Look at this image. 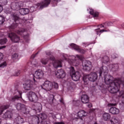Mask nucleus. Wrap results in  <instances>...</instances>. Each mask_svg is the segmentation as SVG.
I'll return each mask as SVG.
<instances>
[{"mask_svg":"<svg viewBox=\"0 0 124 124\" xmlns=\"http://www.w3.org/2000/svg\"><path fill=\"white\" fill-rule=\"evenodd\" d=\"M121 85L124 86V80H122L120 78H115L113 83L109 86L106 87V85H102L100 87L104 90L107 89L110 93H117L116 96L118 97V93H120V87Z\"/></svg>","mask_w":124,"mask_h":124,"instance_id":"1","label":"nucleus"},{"mask_svg":"<svg viewBox=\"0 0 124 124\" xmlns=\"http://www.w3.org/2000/svg\"><path fill=\"white\" fill-rule=\"evenodd\" d=\"M99 74L100 77H101V75L103 74L104 82L106 85H107V88L114 83V81H115L114 78L111 76L107 75L108 74V68H107L106 66H103L100 69Z\"/></svg>","mask_w":124,"mask_h":124,"instance_id":"2","label":"nucleus"},{"mask_svg":"<svg viewBox=\"0 0 124 124\" xmlns=\"http://www.w3.org/2000/svg\"><path fill=\"white\" fill-rule=\"evenodd\" d=\"M41 88L46 92H49L52 91L53 89L57 90L59 88V84L56 82H51L46 80L44 82V84L41 85Z\"/></svg>","mask_w":124,"mask_h":124,"instance_id":"3","label":"nucleus"},{"mask_svg":"<svg viewBox=\"0 0 124 124\" xmlns=\"http://www.w3.org/2000/svg\"><path fill=\"white\" fill-rule=\"evenodd\" d=\"M48 61L50 62H52V64L55 68H57V67H62V60L55 61V58L53 57H50V60L44 58L41 60V62L43 64L45 65L47 64Z\"/></svg>","mask_w":124,"mask_h":124,"instance_id":"4","label":"nucleus"},{"mask_svg":"<svg viewBox=\"0 0 124 124\" xmlns=\"http://www.w3.org/2000/svg\"><path fill=\"white\" fill-rule=\"evenodd\" d=\"M61 0H45L43 2L37 4V7H39V9H43L44 7H47L50 4V2L52 6H56L57 3L60 1Z\"/></svg>","mask_w":124,"mask_h":124,"instance_id":"5","label":"nucleus"},{"mask_svg":"<svg viewBox=\"0 0 124 124\" xmlns=\"http://www.w3.org/2000/svg\"><path fill=\"white\" fill-rule=\"evenodd\" d=\"M83 80L85 83L88 81L90 82H95L97 80V73L92 72L89 74L84 75L83 78Z\"/></svg>","mask_w":124,"mask_h":124,"instance_id":"6","label":"nucleus"},{"mask_svg":"<svg viewBox=\"0 0 124 124\" xmlns=\"http://www.w3.org/2000/svg\"><path fill=\"white\" fill-rule=\"evenodd\" d=\"M24 4H23V2L19 1V2H13L11 4V9L8 10L7 9V13H11V12L13 10H20L21 9V7L23 6Z\"/></svg>","mask_w":124,"mask_h":124,"instance_id":"7","label":"nucleus"},{"mask_svg":"<svg viewBox=\"0 0 124 124\" xmlns=\"http://www.w3.org/2000/svg\"><path fill=\"white\" fill-rule=\"evenodd\" d=\"M72 60L69 61V62L70 64H72L75 66H78V65H79V64L80 63V61H83V59H84L83 56L78 55H77L76 57L72 56Z\"/></svg>","mask_w":124,"mask_h":124,"instance_id":"8","label":"nucleus"},{"mask_svg":"<svg viewBox=\"0 0 124 124\" xmlns=\"http://www.w3.org/2000/svg\"><path fill=\"white\" fill-rule=\"evenodd\" d=\"M27 97L31 102L36 103L38 101V96L33 92H29L27 93Z\"/></svg>","mask_w":124,"mask_h":124,"instance_id":"9","label":"nucleus"},{"mask_svg":"<svg viewBox=\"0 0 124 124\" xmlns=\"http://www.w3.org/2000/svg\"><path fill=\"white\" fill-rule=\"evenodd\" d=\"M70 75L74 81H78L81 77V74L78 71L75 72L73 67H71Z\"/></svg>","mask_w":124,"mask_h":124,"instance_id":"10","label":"nucleus"},{"mask_svg":"<svg viewBox=\"0 0 124 124\" xmlns=\"http://www.w3.org/2000/svg\"><path fill=\"white\" fill-rule=\"evenodd\" d=\"M16 106L18 111L22 110V112H23L24 114H29L30 110L27 108L25 105L21 103H17Z\"/></svg>","mask_w":124,"mask_h":124,"instance_id":"11","label":"nucleus"},{"mask_svg":"<svg viewBox=\"0 0 124 124\" xmlns=\"http://www.w3.org/2000/svg\"><path fill=\"white\" fill-rule=\"evenodd\" d=\"M43 72L41 70H38L36 71L34 74V78L33 81L34 82V84H36L37 80L35 79H40L43 77Z\"/></svg>","mask_w":124,"mask_h":124,"instance_id":"12","label":"nucleus"},{"mask_svg":"<svg viewBox=\"0 0 124 124\" xmlns=\"http://www.w3.org/2000/svg\"><path fill=\"white\" fill-rule=\"evenodd\" d=\"M8 36L12 40V42L15 43H17L20 41V37L15 33H8Z\"/></svg>","mask_w":124,"mask_h":124,"instance_id":"13","label":"nucleus"},{"mask_svg":"<svg viewBox=\"0 0 124 124\" xmlns=\"http://www.w3.org/2000/svg\"><path fill=\"white\" fill-rule=\"evenodd\" d=\"M83 69L86 70V71H89L92 69L93 66L92 65V62L90 61H84L82 62Z\"/></svg>","mask_w":124,"mask_h":124,"instance_id":"14","label":"nucleus"},{"mask_svg":"<svg viewBox=\"0 0 124 124\" xmlns=\"http://www.w3.org/2000/svg\"><path fill=\"white\" fill-rule=\"evenodd\" d=\"M34 82L31 80H27L25 82V84H23V88L25 91H30L31 89L32 85H35Z\"/></svg>","mask_w":124,"mask_h":124,"instance_id":"15","label":"nucleus"},{"mask_svg":"<svg viewBox=\"0 0 124 124\" xmlns=\"http://www.w3.org/2000/svg\"><path fill=\"white\" fill-rule=\"evenodd\" d=\"M88 116V112L85 111L83 110H80L78 113V117H75V119H80L83 120L84 118Z\"/></svg>","mask_w":124,"mask_h":124,"instance_id":"16","label":"nucleus"},{"mask_svg":"<svg viewBox=\"0 0 124 124\" xmlns=\"http://www.w3.org/2000/svg\"><path fill=\"white\" fill-rule=\"evenodd\" d=\"M12 18L14 20V21H15V23H14L10 26V30H14L15 28H17L18 24H16V22H17V21L19 20V16H17L16 14H14L12 16Z\"/></svg>","mask_w":124,"mask_h":124,"instance_id":"17","label":"nucleus"},{"mask_svg":"<svg viewBox=\"0 0 124 124\" xmlns=\"http://www.w3.org/2000/svg\"><path fill=\"white\" fill-rule=\"evenodd\" d=\"M56 76L57 78H62L65 77V73L62 69L58 70L56 73Z\"/></svg>","mask_w":124,"mask_h":124,"instance_id":"18","label":"nucleus"},{"mask_svg":"<svg viewBox=\"0 0 124 124\" xmlns=\"http://www.w3.org/2000/svg\"><path fill=\"white\" fill-rule=\"evenodd\" d=\"M70 46L72 47L76 51H77L78 52V53H80V54H85L86 53V51L84 50L83 49L80 48L78 46L74 44H72L70 45Z\"/></svg>","mask_w":124,"mask_h":124,"instance_id":"19","label":"nucleus"},{"mask_svg":"<svg viewBox=\"0 0 124 124\" xmlns=\"http://www.w3.org/2000/svg\"><path fill=\"white\" fill-rule=\"evenodd\" d=\"M16 94H17L16 95H15V96L13 97L10 99L9 100H11V101H15L16 99H19V98H20L22 97V92L16 90Z\"/></svg>","mask_w":124,"mask_h":124,"instance_id":"20","label":"nucleus"},{"mask_svg":"<svg viewBox=\"0 0 124 124\" xmlns=\"http://www.w3.org/2000/svg\"><path fill=\"white\" fill-rule=\"evenodd\" d=\"M14 122L15 124H22L25 122V120L22 117L18 116L14 119Z\"/></svg>","mask_w":124,"mask_h":124,"instance_id":"21","label":"nucleus"},{"mask_svg":"<svg viewBox=\"0 0 124 124\" xmlns=\"http://www.w3.org/2000/svg\"><path fill=\"white\" fill-rule=\"evenodd\" d=\"M110 122L111 124H121L122 123V119L118 117H113L110 120Z\"/></svg>","mask_w":124,"mask_h":124,"instance_id":"22","label":"nucleus"},{"mask_svg":"<svg viewBox=\"0 0 124 124\" xmlns=\"http://www.w3.org/2000/svg\"><path fill=\"white\" fill-rule=\"evenodd\" d=\"M110 26H113V23L111 21H107L103 23L102 24H100L98 27L107 29V27H110Z\"/></svg>","mask_w":124,"mask_h":124,"instance_id":"23","label":"nucleus"},{"mask_svg":"<svg viewBox=\"0 0 124 124\" xmlns=\"http://www.w3.org/2000/svg\"><path fill=\"white\" fill-rule=\"evenodd\" d=\"M29 12H30V10L28 8H22L19 9V13L21 14V15H27V14H29Z\"/></svg>","mask_w":124,"mask_h":124,"instance_id":"24","label":"nucleus"},{"mask_svg":"<svg viewBox=\"0 0 124 124\" xmlns=\"http://www.w3.org/2000/svg\"><path fill=\"white\" fill-rule=\"evenodd\" d=\"M88 11H89L90 14L91 15H92L93 17H98V13L95 12L93 9H91V8H89L87 9Z\"/></svg>","mask_w":124,"mask_h":124,"instance_id":"25","label":"nucleus"},{"mask_svg":"<svg viewBox=\"0 0 124 124\" xmlns=\"http://www.w3.org/2000/svg\"><path fill=\"white\" fill-rule=\"evenodd\" d=\"M81 101L82 103H88L89 102V97L86 94H83L81 96Z\"/></svg>","mask_w":124,"mask_h":124,"instance_id":"26","label":"nucleus"},{"mask_svg":"<svg viewBox=\"0 0 124 124\" xmlns=\"http://www.w3.org/2000/svg\"><path fill=\"white\" fill-rule=\"evenodd\" d=\"M42 109V105H41V104H40V103H37L36 105V107L34 109L36 112L37 113L41 112Z\"/></svg>","mask_w":124,"mask_h":124,"instance_id":"27","label":"nucleus"},{"mask_svg":"<svg viewBox=\"0 0 124 124\" xmlns=\"http://www.w3.org/2000/svg\"><path fill=\"white\" fill-rule=\"evenodd\" d=\"M109 112L111 114H118V113H119L120 110H119V109L117 108H116L112 107L110 108L109 110Z\"/></svg>","mask_w":124,"mask_h":124,"instance_id":"28","label":"nucleus"},{"mask_svg":"<svg viewBox=\"0 0 124 124\" xmlns=\"http://www.w3.org/2000/svg\"><path fill=\"white\" fill-rule=\"evenodd\" d=\"M109 67L112 71H116L119 68V65L118 64H110Z\"/></svg>","mask_w":124,"mask_h":124,"instance_id":"29","label":"nucleus"},{"mask_svg":"<svg viewBox=\"0 0 124 124\" xmlns=\"http://www.w3.org/2000/svg\"><path fill=\"white\" fill-rule=\"evenodd\" d=\"M12 117V113L10 111H7L3 115V118H4V119H6V118H8L9 119H11Z\"/></svg>","mask_w":124,"mask_h":124,"instance_id":"30","label":"nucleus"},{"mask_svg":"<svg viewBox=\"0 0 124 124\" xmlns=\"http://www.w3.org/2000/svg\"><path fill=\"white\" fill-rule=\"evenodd\" d=\"M39 118L42 120H45L46 119H47V115L45 113H41L39 114V117H36V120H38V121H39Z\"/></svg>","mask_w":124,"mask_h":124,"instance_id":"31","label":"nucleus"},{"mask_svg":"<svg viewBox=\"0 0 124 124\" xmlns=\"http://www.w3.org/2000/svg\"><path fill=\"white\" fill-rule=\"evenodd\" d=\"M103 118L105 121H109L111 118V115L108 113H105L103 115Z\"/></svg>","mask_w":124,"mask_h":124,"instance_id":"32","label":"nucleus"},{"mask_svg":"<svg viewBox=\"0 0 124 124\" xmlns=\"http://www.w3.org/2000/svg\"><path fill=\"white\" fill-rule=\"evenodd\" d=\"M9 107V106L8 105H7L6 106H2L0 107V115L2 113V112L4 111V110H6V109H7Z\"/></svg>","mask_w":124,"mask_h":124,"instance_id":"33","label":"nucleus"},{"mask_svg":"<svg viewBox=\"0 0 124 124\" xmlns=\"http://www.w3.org/2000/svg\"><path fill=\"white\" fill-rule=\"evenodd\" d=\"M104 31H108L104 29L99 30V29L95 30V32H96L97 35L99 34V35H100L101 33H102V32H104Z\"/></svg>","mask_w":124,"mask_h":124,"instance_id":"34","label":"nucleus"},{"mask_svg":"<svg viewBox=\"0 0 124 124\" xmlns=\"http://www.w3.org/2000/svg\"><path fill=\"white\" fill-rule=\"evenodd\" d=\"M7 66V62L6 61H3L0 64V67L1 68H4Z\"/></svg>","mask_w":124,"mask_h":124,"instance_id":"35","label":"nucleus"},{"mask_svg":"<svg viewBox=\"0 0 124 124\" xmlns=\"http://www.w3.org/2000/svg\"><path fill=\"white\" fill-rule=\"evenodd\" d=\"M102 62H104V63H106V62H109V57L108 56H104L102 58Z\"/></svg>","mask_w":124,"mask_h":124,"instance_id":"36","label":"nucleus"},{"mask_svg":"<svg viewBox=\"0 0 124 124\" xmlns=\"http://www.w3.org/2000/svg\"><path fill=\"white\" fill-rule=\"evenodd\" d=\"M7 42V39L6 38L0 40V44H1V45H3V44H5V43H6Z\"/></svg>","mask_w":124,"mask_h":124,"instance_id":"37","label":"nucleus"},{"mask_svg":"<svg viewBox=\"0 0 124 124\" xmlns=\"http://www.w3.org/2000/svg\"><path fill=\"white\" fill-rule=\"evenodd\" d=\"M16 33L18 34H20V35H22V34H23V33H25V29H22L20 30H18L16 31Z\"/></svg>","mask_w":124,"mask_h":124,"instance_id":"38","label":"nucleus"},{"mask_svg":"<svg viewBox=\"0 0 124 124\" xmlns=\"http://www.w3.org/2000/svg\"><path fill=\"white\" fill-rule=\"evenodd\" d=\"M18 56L19 55H18V54L15 53L12 56V59L13 61H15V60H17V59H18Z\"/></svg>","mask_w":124,"mask_h":124,"instance_id":"39","label":"nucleus"},{"mask_svg":"<svg viewBox=\"0 0 124 124\" xmlns=\"http://www.w3.org/2000/svg\"><path fill=\"white\" fill-rule=\"evenodd\" d=\"M4 17L1 16H0V25H2L4 23Z\"/></svg>","mask_w":124,"mask_h":124,"instance_id":"40","label":"nucleus"},{"mask_svg":"<svg viewBox=\"0 0 124 124\" xmlns=\"http://www.w3.org/2000/svg\"><path fill=\"white\" fill-rule=\"evenodd\" d=\"M62 60L63 61H64V60L65 61H66V60H67L68 58H67V55L65 54H62Z\"/></svg>","mask_w":124,"mask_h":124,"instance_id":"41","label":"nucleus"},{"mask_svg":"<svg viewBox=\"0 0 124 124\" xmlns=\"http://www.w3.org/2000/svg\"><path fill=\"white\" fill-rule=\"evenodd\" d=\"M20 71L19 70H17L15 72V74L14 75L15 76H19V75H20Z\"/></svg>","mask_w":124,"mask_h":124,"instance_id":"42","label":"nucleus"},{"mask_svg":"<svg viewBox=\"0 0 124 124\" xmlns=\"http://www.w3.org/2000/svg\"><path fill=\"white\" fill-rule=\"evenodd\" d=\"M23 21L25 23V24H29V23H31L30 21V19H24Z\"/></svg>","mask_w":124,"mask_h":124,"instance_id":"43","label":"nucleus"},{"mask_svg":"<svg viewBox=\"0 0 124 124\" xmlns=\"http://www.w3.org/2000/svg\"><path fill=\"white\" fill-rule=\"evenodd\" d=\"M35 9H34V7H31L30 8V10L29 11H31V12H33V11H35Z\"/></svg>","mask_w":124,"mask_h":124,"instance_id":"44","label":"nucleus"},{"mask_svg":"<svg viewBox=\"0 0 124 124\" xmlns=\"http://www.w3.org/2000/svg\"><path fill=\"white\" fill-rule=\"evenodd\" d=\"M87 106L89 108H91V107H93V105L91 103H87Z\"/></svg>","mask_w":124,"mask_h":124,"instance_id":"45","label":"nucleus"},{"mask_svg":"<svg viewBox=\"0 0 124 124\" xmlns=\"http://www.w3.org/2000/svg\"><path fill=\"white\" fill-rule=\"evenodd\" d=\"M31 64V63H29L26 66H25V69H29L31 68V67L29 66Z\"/></svg>","mask_w":124,"mask_h":124,"instance_id":"46","label":"nucleus"},{"mask_svg":"<svg viewBox=\"0 0 124 124\" xmlns=\"http://www.w3.org/2000/svg\"><path fill=\"white\" fill-rule=\"evenodd\" d=\"M6 33H2L1 32H0V37H2L4 34H5Z\"/></svg>","mask_w":124,"mask_h":124,"instance_id":"47","label":"nucleus"},{"mask_svg":"<svg viewBox=\"0 0 124 124\" xmlns=\"http://www.w3.org/2000/svg\"><path fill=\"white\" fill-rule=\"evenodd\" d=\"M3 58V54L0 52V60H2Z\"/></svg>","mask_w":124,"mask_h":124,"instance_id":"48","label":"nucleus"},{"mask_svg":"<svg viewBox=\"0 0 124 124\" xmlns=\"http://www.w3.org/2000/svg\"><path fill=\"white\" fill-rule=\"evenodd\" d=\"M2 10H3V8L1 5H0V13L2 12Z\"/></svg>","mask_w":124,"mask_h":124,"instance_id":"49","label":"nucleus"},{"mask_svg":"<svg viewBox=\"0 0 124 124\" xmlns=\"http://www.w3.org/2000/svg\"><path fill=\"white\" fill-rule=\"evenodd\" d=\"M94 111H95V109H90V113H94Z\"/></svg>","mask_w":124,"mask_h":124,"instance_id":"50","label":"nucleus"},{"mask_svg":"<svg viewBox=\"0 0 124 124\" xmlns=\"http://www.w3.org/2000/svg\"><path fill=\"white\" fill-rule=\"evenodd\" d=\"M55 124H64V123L61 122H55Z\"/></svg>","mask_w":124,"mask_h":124,"instance_id":"51","label":"nucleus"},{"mask_svg":"<svg viewBox=\"0 0 124 124\" xmlns=\"http://www.w3.org/2000/svg\"><path fill=\"white\" fill-rule=\"evenodd\" d=\"M60 101L61 103H62L63 104V99L62 98H61V99L60 100Z\"/></svg>","mask_w":124,"mask_h":124,"instance_id":"52","label":"nucleus"},{"mask_svg":"<svg viewBox=\"0 0 124 124\" xmlns=\"http://www.w3.org/2000/svg\"><path fill=\"white\" fill-rule=\"evenodd\" d=\"M49 116H52V117H53V118H55L56 116H55V115H54V114H53V113H50L49 114Z\"/></svg>","mask_w":124,"mask_h":124,"instance_id":"53","label":"nucleus"},{"mask_svg":"<svg viewBox=\"0 0 124 124\" xmlns=\"http://www.w3.org/2000/svg\"><path fill=\"white\" fill-rule=\"evenodd\" d=\"M108 105V106H113V105H116V104H109Z\"/></svg>","mask_w":124,"mask_h":124,"instance_id":"54","label":"nucleus"},{"mask_svg":"<svg viewBox=\"0 0 124 124\" xmlns=\"http://www.w3.org/2000/svg\"><path fill=\"white\" fill-rule=\"evenodd\" d=\"M3 48H5V46H0V50H1V49H3Z\"/></svg>","mask_w":124,"mask_h":124,"instance_id":"55","label":"nucleus"},{"mask_svg":"<svg viewBox=\"0 0 124 124\" xmlns=\"http://www.w3.org/2000/svg\"><path fill=\"white\" fill-rule=\"evenodd\" d=\"M51 97H52L51 101L53 102V100H54V95H52Z\"/></svg>","mask_w":124,"mask_h":124,"instance_id":"56","label":"nucleus"},{"mask_svg":"<svg viewBox=\"0 0 124 124\" xmlns=\"http://www.w3.org/2000/svg\"><path fill=\"white\" fill-rule=\"evenodd\" d=\"M27 37H28V35H24V36H23V38H24V39L27 38Z\"/></svg>","mask_w":124,"mask_h":124,"instance_id":"57","label":"nucleus"},{"mask_svg":"<svg viewBox=\"0 0 124 124\" xmlns=\"http://www.w3.org/2000/svg\"><path fill=\"white\" fill-rule=\"evenodd\" d=\"M37 54H38V52H37V53H36L34 55V56L33 57V58H35V57L36 56V55H37Z\"/></svg>","mask_w":124,"mask_h":124,"instance_id":"58","label":"nucleus"},{"mask_svg":"<svg viewBox=\"0 0 124 124\" xmlns=\"http://www.w3.org/2000/svg\"><path fill=\"white\" fill-rule=\"evenodd\" d=\"M1 119H0V124H1Z\"/></svg>","mask_w":124,"mask_h":124,"instance_id":"59","label":"nucleus"},{"mask_svg":"<svg viewBox=\"0 0 124 124\" xmlns=\"http://www.w3.org/2000/svg\"><path fill=\"white\" fill-rule=\"evenodd\" d=\"M83 44H86L85 43H83Z\"/></svg>","mask_w":124,"mask_h":124,"instance_id":"60","label":"nucleus"},{"mask_svg":"<svg viewBox=\"0 0 124 124\" xmlns=\"http://www.w3.org/2000/svg\"><path fill=\"white\" fill-rule=\"evenodd\" d=\"M77 102H79V101H78Z\"/></svg>","mask_w":124,"mask_h":124,"instance_id":"61","label":"nucleus"},{"mask_svg":"<svg viewBox=\"0 0 124 124\" xmlns=\"http://www.w3.org/2000/svg\"><path fill=\"white\" fill-rule=\"evenodd\" d=\"M69 59L70 60V58H69Z\"/></svg>","mask_w":124,"mask_h":124,"instance_id":"62","label":"nucleus"}]
</instances>
